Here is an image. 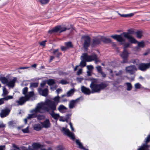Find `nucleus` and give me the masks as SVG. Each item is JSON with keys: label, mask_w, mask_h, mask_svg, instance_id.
<instances>
[{"label": "nucleus", "mask_w": 150, "mask_h": 150, "mask_svg": "<svg viewBox=\"0 0 150 150\" xmlns=\"http://www.w3.org/2000/svg\"><path fill=\"white\" fill-rule=\"evenodd\" d=\"M134 14L133 13L126 14V17H130L134 15Z\"/></svg>", "instance_id": "nucleus-48"}, {"label": "nucleus", "mask_w": 150, "mask_h": 150, "mask_svg": "<svg viewBox=\"0 0 150 150\" xmlns=\"http://www.w3.org/2000/svg\"><path fill=\"white\" fill-rule=\"evenodd\" d=\"M60 83L62 84H66L68 83L66 80L62 79Z\"/></svg>", "instance_id": "nucleus-46"}, {"label": "nucleus", "mask_w": 150, "mask_h": 150, "mask_svg": "<svg viewBox=\"0 0 150 150\" xmlns=\"http://www.w3.org/2000/svg\"><path fill=\"white\" fill-rule=\"evenodd\" d=\"M76 143L79 146V148L85 150H88V149H86L83 146L82 143L80 142V141L79 140H76Z\"/></svg>", "instance_id": "nucleus-24"}, {"label": "nucleus", "mask_w": 150, "mask_h": 150, "mask_svg": "<svg viewBox=\"0 0 150 150\" xmlns=\"http://www.w3.org/2000/svg\"><path fill=\"white\" fill-rule=\"evenodd\" d=\"M84 59L87 62H90L93 61H94L96 64L100 62L99 60L98 59L97 56L95 54H93L91 55H88L87 53H84L83 56Z\"/></svg>", "instance_id": "nucleus-6"}, {"label": "nucleus", "mask_w": 150, "mask_h": 150, "mask_svg": "<svg viewBox=\"0 0 150 150\" xmlns=\"http://www.w3.org/2000/svg\"><path fill=\"white\" fill-rule=\"evenodd\" d=\"M96 68L98 71V72L100 73L102 71V70L101 69V67L100 66H98L96 67Z\"/></svg>", "instance_id": "nucleus-45"}, {"label": "nucleus", "mask_w": 150, "mask_h": 150, "mask_svg": "<svg viewBox=\"0 0 150 150\" xmlns=\"http://www.w3.org/2000/svg\"><path fill=\"white\" fill-rule=\"evenodd\" d=\"M47 102H41L37 104L35 108L31 110L30 111V114H29L27 117L28 119L36 117L38 115V113H45L47 110L46 108Z\"/></svg>", "instance_id": "nucleus-1"}, {"label": "nucleus", "mask_w": 150, "mask_h": 150, "mask_svg": "<svg viewBox=\"0 0 150 150\" xmlns=\"http://www.w3.org/2000/svg\"><path fill=\"white\" fill-rule=\"evenodd\" d=\"M37 117L38 120H41L44 119L45 116L44 115L39 114L38 115Z\"/></svg>", "instance_id": "nucleus-35"}, {"label": "nucleus", "mask_w": 150, "mask_h": 150, "mask_svg": "<svg viewBox=\"0 0 150 150\" xmlns=\"http://www.w3.org/2000/svg\"><path fill=\"white\" fill-rule=\"evenodd\" d=\"M49 0H40V2L42 4H46L48 3L49 2Z\"/></svg>", "instance_id": "nucleus-42"}, {"label": "nucleus", "mask_w": 150, "mask_h": 150, "mask_svg": "<svg viewBox=\"0 0 150 150\" xmlns=\"http://www.w3.org/2000/svg\"><path fill=\"white\" fill-rule=\"evenodd\" d=\"M45 84L46 83L44 82H43L40 83V85L42 87V88L43 87L45 86Z\"/></svg>", "instance_id": "nucleus-60"}, {"label": "nucleus", "mask_w": 150, "mask_h": 150, "mask_svg": "<svg viewBox=\"0 0 150 150\" xmlns=\"http://www.w3.org/2000/svg\"><path fill=\"white\" fill-rule=\"evenodd\" d=\"M69 125H70V127H71V130L73 131H74V128L72 126V123L71 122H70L69 123Z\"/></svg>", "instance_id": "nucleus-57"}, {"label": "nucleus", "mask_w": 150, "mask_h": 150, "mask_svg": "<svg viewBox=\"0 0 150 150\" xmlns=\"http://www.w3.org/2000/svg\"><path fill=\"white\" fill-rule=\"evenodd\" d=\"M127 33H129V34H133L134 33V31L133 30H128V32Z\"/></svg>", "instance_id": "nucleus-53"}, {"label": "nucleus", "mask_w": 150, "mask_h": 150, "mask_svg": "<svg viewBox=\"0 0 150 150\" xmlns=\"http://www.w3.org/2000/svg\"><path fill=\"white\" fill-rule=\"evenodd\" d=\"M38 83L37 82L36 83H30V87L31 88H35L38 86Z\"/></svg>", "instance_id": "nucleus-33"}, {"label": "nucleus", "mask_w": 150, "mask_h": 150, "mask_svg": "<svg viewBox=\"0 0 150 150\" xmlns=\"http://www.w3.org/2000/svg\"><path fill=\"white\" fill-rule=\"evenodd\" d=\"M55 82L54 80L50 79L47 81V83L49 85H52L55 84Z\"/></svg>", "instance_id": "nucleus-38"}, {"label": "nucleus", "mask_w": 150, "mask_h": 150, "mask_svg": "<svg viewBox=\"0 0 150 150\" xmlns=\"http://www.w3.org/2000/svg\"><path fill=\"white\" fill-rule=\"evenodd\" d=\"M137 43H138L137 47H143L145 45L144 42L143 41H141L140 42H138Z\"/></svg>", "instance_id": "nucleus-34"}, {"label": "nucleus", "mask_w": 150, "mask_h": 150, "mask_svg": "<svg viewBox=\"0 0 150 150\" xmlns=\"http://www.w3.org/2000/svg\"><path fill=\"white\" fill-rule=\"evenodd\" d=\"M58 109L60 112L63 113L64 112L67 110V108L64 105H61L58 107Z\"/></svg>", "instance_id": "nucleus-21"}, {"label": "nucleus", "mask_w": 150, "mask_h": 150, "mask_svg": "<svg viewBox=\"0 0 150 150\" xmlns=\"http://www.w3.org/2000/svg\"><path fill=\"white\" fill-rule=\"evenodd\" d=\"M5 125H4L3 123L0 124V128L4 127H5Z\"/></svg>", "instance_id": "nucleus-61"}, {"label": "nucleus", "mask_w": 150, "mask_h": 150, "mask_svg": "<svg viewBox=\"0 0 150 150\" xmlns=\"http://www.w3.org/2000/svg\"><path fill=\"white\" fill-rule=\"evenodd\" d=\"M122 44L123 45L124 47V49H125L126 48L129 47H130V43L129 42L128 43H122Z\"/></svg>", "instance_id": "nucleus-39"}, {"label": "nucleus", "mask_w": 150, "mask_h": 150, "mask_svg": "<svg viewBox=\"0 0 150 150\" xmlns=\"http://www.w3.org/2000/svg\"><path fill=\"white\" fill-rule=\"evenodd\" d=\"M87 67L88 69V70L89 71H90L92 70L93 68V66H92L91 65H88L87 66Z\"/></svg>", "instance_id": "nucleus-47"}, {"label": "nucleus", "mask_w": 150, "mask_h": 150, "mask_svg": "<svg viewBox=\"0 0 150 150\" xmlns=\"http://www.w3.org/2000/svg\"><path fill=\"white\" fill-rule=\"evenodd\" d=\"M54 54L56 55L57 57H58L61 55V53L58 52V49L54 50L53 52Z\"/></svg>", "instance_id": "nucleus-32"}, {"label": "nucleus", "mask_w": 150, "mask_h": 150, "mask_svg": "<svg viewBox=\"0 0 150 150\" xmlns=\"http://www.w3.org/2000/svg\"><path fill=\"white\" fill-rule=\"evenodd\" d=\"M129 53L126 50L124 49L120 55V57L123 59L122 63H127L128 62L127 58L129 56Z\"/></svg>", "instance_id": "nucleus-11"}, {"label": "nucleus", "mask_w": 150, "mask_h": 150, "mask_svg": "<svg viewBox=\"0 0 150 150\" xmlns=\"http://www.w3.org/2000/svg\"><path fill=\"white\" fill-rule=\"evenodd\" d=\"M17 80L16 77H14L13 79L9 80L5 77H1L0 80L4 84H6L9 87H13L14 86L15 83Z\"/></svg>", "instance_id": "nucleus-5"}, {"label": "nucleus", "mask_w": 150, "mask_h": 150, "mask_svg": "<svg viewBox=\"0 0 150 150\" xmlns=\"http://www.w3.org/2000/svg\"><path fill=\"white\" fill-rule=\"evenodd\" d=\"M42 128V127L41 125L39 124L35 125L34 126V129L37 131L40 130Z\"/></svg>", "instance_id": "nucleus-27"}, {"label": "nucleus", "mask_w": 150, "mask_h": 150, "mask_svg": "<svg viewBox=\"0 0 150 150\" xmlns=\"http://www.w3.org/2000/svg\"><path fill=\"white\" fill-rule=\"evenodd\" d=\"M74 91L75 90L74 88L71 89L67 93V96L68 97L71 96L73 94Z\"/></svg>", "instance_id": "nucleus-28"}, {"label": "nucleus", "mask_w": 150, "mask_h": 150, "mask_svg": "<svg viewBox=\"0 0 150 150\" xmlns=\"http://www.w3.org/2000/svg\"><path fill=\"white\" fill-rule=\"evenodd\" d=\"M122 35H123L122 33L120 35H112L111 37L120 42H125V39L122 36Z\"/></svg>", "instance_id": "nucleus-15"}, {"label": "nucleus", "mask_w": 150, "mask_h": 150, "mask_svg": "<svg viewBox=\"0 0 150 150\" xmlns=\"http://www.w3.org/2000/svg\"><path fill=\"white\" fill-rule=\"evenodd\" d=\"M28 91V88L25 87L23 90V94L25 95L24 97H21L18 100L16 101V102L18 103L17 105H22L26 101L28 100H33L31 99V98L34 96V93L33 91L29 92L26 95V94Z\"/></svg>", "instance_id": "nucleus-2"}, {"label": "nucleus", "mask_w": 150, "mask_h": 150, "mask_svg": "<svg viewBox=\"0 0 150 150\" xmlns=\"http://www.w3.org/2000/svg\"><path fill=\"white\" fill-rule=\"evenodd\" d=\"M119 15L121 17H126V14H121L119 13H118Z\"/></svg>", "instance_id": "nucleus-64"}, {"label": "nucleus", "mask_w": 150, "mask_h": 150, "mask_svg": "<svg viewBox=\"0 0 150 150\" xmlns=\"http://www.w3.org/2000/svg\"><path fill=\"white\" fill-rule=\"evenodd\" d=\"M39 93L44 96H47L48 94V90L47 88L43 89L42 88H39L38 89Z\"/></svg>", "instance_id": "nucleus-14"}, {"label": "nucleus", "mask_w": 150, "mask_h": 150, "mask_svg": "<svg viewBox=\"0 0 150 150\" xmlns=\"http://www.w3.org/2000/svg\"><path fill=\"white\" fill-rule=\"evenodd\" d=\"M137 69L135 65H131L126 67L125 70L127 73L130 74H134L137 71Z\"/></svg>", "instance_id": "nucleus-7"}, {"label": "nucleus", "mask_w": 150, "mask_h": 150, "mask_svg": "<svg viewBox=\"0 0 150 150\" xmlns=\"http://www.w3.org/2000/svg\"><path fill=\"white\" fill-rule=\"evenodd\" d=\"M132 62L134 64L137 65L138 63H139V60L137 59H135Z\"/></svg>", "instance_id": "nucleus-52"}, {"label": "nucleus", "mask_w": 150, "mask_h": 150, "mask_svg": "<svg viewBox=\"0 0 150 150\" xmlns=\"http://www.w3.org/2000/svg\"><path fill=\"white\" fill-rule=\"evenodd\" d=\"M43 127L48 128L50 127L51 124L48 119H46L44 122H41Z\"/></svg>", "instance_id": "nucleus-17"}, {"label": "nucleus", "mask_w": 150, "mask_h": 150, "mask_svg": "<svg viewBox=\"0 0 150 150\" xmlns=\"http://www.w3.org/2000/svg\"><path fill=\"white\" fill-rule=\"evenodd\" d=\"M82 38L83 39L85 42L83 46L85 49H87L90 45V38L88 36H83Z\"/></svg>", "instance_id": "nucleus-13"}, {"label": "nucleus", "mask_w": 150, "mask_h": 150, "mask_svg": "<svg viewBox=\"0 0 150 150\" xmlns=\"http://www.w3.org/2000/svg\"><path fill=\"white\" fill-rule=\"evenodd\" d=\"M122 73V71L121 70L118 73H116V76H119V75H121Z\"/></svg>", "instance_id": "nucleus-62"}, {"label": "nucleus", "mask_w": 150, "mask_h": 150, "mask_svg": "<svg viewBox=\"0 0 150 150\" xmlns=\"http://www.w3.org/2000/svg\"><path fill=\"white\" fill-rule=\"evenodd\" d=\"M79 100V98H78L75 100H71L69 105V108L70 109H72L74 108Z\"/></svg>", "instance_id": "nucleus-18"}, {"label": "nucleus", "mask_w": 150, "mask_h": 150, "mask_svg": "<svg viewBox=\"0 0 150 150\" xmlns=\"http://www.w3.org/2000/svg\"><path fill=\"white\" fill-rule=\"evenodd\" d=\"M8 94V92L7 89L5 88H4L3 90V93L1 95V96L3 97H4L7 96Z\"/></svg>", "instance_id": "nucleus-31"}, {"label": "nucleus", "mask_w": 150, "mask_h": 150, "mask_svg": "<svg viewBox=\"0 0 150 150\" xmlns=\"http://www.w3.org/2000/svg\"><path fill=\"white\" fill-rule=\"evenodd\" d=\"M61 131L64 134L70 137L73 140L75 139V137L74 134L71 132L69 129L63 127L61 129Z\"/></svg>", "instance_id": "nucleus-10"}, {"label": "nucleus", "mask_w": 150, "mask_h": 150, "mask_svg": "<svg viewBox=\"0 0 150 150\" xmlns=\"http://www.w3.org/2000/svg\"><path fill=\"white\" fill-rule=\"evenodd\" d=\"M5 100L7 101L8 100L13 99V96H7L4 97Z\"/></svg>", "instance_id": "nucleus-37"}, {"label": "nucleus", "mask_w": 150, "mask_h": 150, "mask_svg": "<svg viewBox=\"0 0 150 150\" xmlns=\"http://www.w3.org/2000/svg\"><path fill=\"white\" fill-rule=\"evenodd\" d=\"M46 108L47 110L46 112H48L51 115L52 117L54 119H57L59 117L58 114L55 113L54 111L56 110V105L54 102L50 100L47 101V103Z\"/></svg>", "instance_id": "nucleus-3"}, {"label": "nucleus", "mask_w": 150, "mask_h": 150, "mask_svg": "<svg viewBox=\"0 0 150 150\" xmlns=\"http://www.w3.org/2000/svg\"><path fill=\"white\" fill-rule=\"evenodd\" d=\"M149 146L146 144H143L142 146L140 147L137 150H149L147 149Z\"/></svg>", "instance_id": "nucleus-25"}, {"label": "nucleus", "mask_w": 150, "mask_h": 150, "mask_svg": "<svg viewBox=\"0 0 150 150\" xmlns=\"http://www.w3.org/2000/svg\"><path fill=\"white\" fill-rule=\"evenodd\" d=\"M69 28L63 27L61 25H59L55 27L52 30H49V32L50 33H52L53 32H59L61 33L65 31L66 30H69Z\"/></svg>", "instance_id": "nucleus-8"}, {"label": "nucleus", "mask_w": 150, "mask_h": 150, "mask_svg": "<svg viewBox=\"0 0 150 150\" xmlns=\"http://www.w3.org/2000/svg\"><path fill=\"white\" fill-rule=\"evenodd\" d=\"M46 42V40H44V41H42V42H41L40 43V44L41 45L44 46H45V42Z\"/></svg>", "instance_id": "nucleus-54"}, {"label": "nucleus", "mask_w": 150, "mask_h": 150, "mask_svg": "<svg viewBox=\"0 0 150 150\" xmlns=\"http://www.w3.org/2000/svg\"><path fill=\"white\" fill-rule=\"evenodd\" d=\"M10 112V110L8 108H6L1 110L0 113V116L3 118L8 115Z\"/></svg>", "instance_id": "nucleus-16"}, {"label": "nucleus", "mask_w": 150, "mask_h": 150, "mask_svg": "<svg viewBox=\"0 0 150 150\" xmlns=\"http://www.w3.org/2000/svg\"><path fill=\"white\" fill-rule=\"evenodd\" d=\"M65 45L67 48L72 47V45L71 42H65Z\"/></svg>", "instance_id": "nucleus-40"}, {"label": "nucleus", "mask_w": 150, "mask_h": 150, "mask_svg": "<svg viewBox=\"0 0 150 150\" xmlns=\"http://www.w3.org/2000/svg\"><path fill=\"white\" fill-rule=\"evenodd\" d=\"M150 141V135L148 136L145 139V142L146 143L144 144H146L147 145V143L149 142Z\"/></svg>", "instance_id": "nucleus-41"}, {"label": "nucleus", "mask_w": 150, "mask_h": 150, "mask_svg": "<svg viewBox=\"0 0 150 150\" xmlns=\"http://www.w3.org/2000/svg\"><path fill=\"white\" fill-rule=\"evenodd\" d=\"M32 146L34 149H37L40 147L41 145L38 143H33L32 144Z\"/></svg>", "instance_id": "nucleus-29"}, {"label": "nucleus", "mask_w": 150, "mask_h": 150, "mask_svg": "<svg viewBox=\"0 0 150 150\" xmlns=\"http://www.w3.org/2000/svg\"><path fill=\"white\" fill-rule=\"evenodd\" d=\"M13 147H14L18 149H19V148L17 146V145H15V144H13Z\"/></svg>", "instance_id": "nucleus-63"}, {"label": "nucleus", "mask_w": 150, "mask_h": 150, "mask_svg": "<svg viewBox=\"0 0 150 150\" xmlns=\"http://www.w3.org/2000/svg\"><path fill=\"white\" fill-rule=\"evenodd\" d=\"M82 69H79L77 73V75H79L81 74L82 72Z\"/></svg>", "instance_id": "nucleus-50"}, {"label": "nucleus", "mask_w": 150, "mask_h": 150, "mask_svg": "<svg viewBox=\"0 0 150 150\" xmlns=\"http://www.w3.org/2000/svg\"><path fill=\"white\" fill-rule=\"evenodd\" d=\"M76 79L78 82L80 83L83 80V79L82 78H77Z\"/></svg>", "instance_id": "nucleus-51"}, {"label": "nucleus", "mask_w": 150, "mask_h": 150, "mask_svg": "<svg viewBox=\"0 0 150 150\" xmlns=\"http://www.w3.org/2000/svg\"><path fill=\"white\" fill-rule=\"evenodd\" d=\"M141 85L139 83H136L134 86L136 88L139 89L140 88Z\"/></svg>", "instance_id": "nucleus-43"}, {"label": "nucleus", "mask_w": 150, "mask_h": 150, "mask_svg": "<svg viewBox=\"0 0 150 150\" xmlns=\"http://www.w3.org/2000/svg\"><path fill=\"white\" fill-rule=\"evenodd\" d=\"M81 91L83 93L87 95H90L91 93L89 88H87L84 86L81 87Z\"/></svg>", "instance_id": "nucleus-20"}, {"label": "nucleus", "mask_w": 150, "mask_h": 150, "mask_svg": "<svg viewBox=\"0 0 150 150\" xmlns=\"http://www.w3.org/2000/svg\"><path fill=\"white\" fill-rule=\"evenodd\" d=\"M101 41L105 43H109L111 42V40L108 38H106L105 37L100 36Z\"/></svg>", "instance_id": "nucleus-26"}, {"label": "nucleus", "mask_w": 150, "mask_h": 150, "mask_svg": "<svg viewBox=\"0 0 150 150\" xmlns=\"http://www.w3.org/2000/svg\"><path fill=\"white\" fill-rule=\"evenodd\" d=\"M137 37L138 38H141L142 36V32L141 31H137L136 32Z\"/></svg>", "instance_id": "nucleus-36"}, {"label": "nucleus", "mask_w": 150, "mask_h": 150, "mask_svg": "<svg viewBox=\"0 0 150 150\" xmlns=\"http://www.w3.org/2000/svg\"><path fill=\"white\" fill-rule=\"evenodd\" d=\"M62 91V90L61 89H60V88H58V89H57L56 91V92L57 93L58 95V94L59 92H61Z\"/></svg>", "instance_id": "nucleus-58"}, {"label": "nucleus", "mask_w": 150, "mask_h": 150, "mask_svg": "<svg viewBox=\"0 0 150 150\" xmlns=\"http://www.w3.org/2000/svg\"><path fill=\"white\" fill-rule=\"evenodd\" d=\"M100 36L95 38L93 40V45L98 44L100 43L101 40Z\"/></svg>", "instance_id": "nucleus-22"}, {"label": "nucleus", "mask_w": 150, "mask_h": 150, "mask_svg": "<svg viewBox=\"0 0 150 150\" xmlns=\"http://www.w3.org/2000/svg\"><path fill=\"white\" fill-rule=\"evenodd\" d=\"M68 48L67 47H64V46H61V49L62 50V51H65Z\"/></svg>", "instance_id": "nucleus-55"}, {"label": "nucleus", "mask_w": 150, "mask_h": 150, "mask_svg": "<svg viewBox=\"0 0 150 150\" xmlns=\"http://www.w3.org/2000/svg\"><path fill=\"white\" fill-rule=\"evenodd\" d=\"M122 34L125 37L127 38L130 43L136 44L138 41L133 36L129 34L128 33L124 32Z\"/></svg>", "instance_id": "nucleus-9"}, {"label": "nucleus", "mask_w": 150, "mask_h": 150, "mask_svg": "<svg viewBox=\"0 0 150 150\" xmlns=\"http://www.w3.org/2000/svg\"><path fill=\"white\" fill-rule=\"evenodd\" d=\"M60 97L58 95H57V96L55 97L52 99V100H54V101H52L49 99H47L44 103H46L47 102L48 100H50L52 102H54V103L57 106L58 104L60 102Z\"/></svg>", "instance_id": "nucleus-19"}, {"label": "nucleus", "mask_w": 150, "mask_h": 150, "mask_svg": "<svg viewBox=\"0 0 150 150\" xmlns=\"http://www.w3.org/2000/svg\"><path fill=\"white\" fill-rule=\"evenodd\" d=\"M5 100L4 99V98H0V105L4 103V101Z\"/></svg>", "instance_id": "nucleus-49"}, {"label": "nucleus", "mask_w": 150, "mask_h": 150, "mask_svg": "<svg viewBox=\"0 0 150 150\" xmlns=\"http://www.w3.org/2000/svg\"><path fill=\"white\" fill-rule=\"evenodd\" d=\"M28 126L26 128L22 129V131L24 133H27L28 132Z\"/></svg>", "instance_id": "nucleus-44"}, {"label": "nucleus", "mask_w": 150, "mask_h": 150, "mask_svg": "<svg viewBox=\"0 0 150 150\" xmlns=\"http://www.w3.org/2000/svg\"><path fill=\"white\" fill-rule=\"evenodd\" d=\"M150 67V62L146 64L141 63L139 66L138 69L142 71H145Z\"/></svg>", "instance_id": "nucleus-12"}, {"label": "nucleus", "mask_w": 150, "mask_h": 150, "mask_svg": "<svg viewBox=\"0 0 150 150\" xmlns=\"http://www.w3.org/2000/svg\"><path fill=\"white\" fill-rule=\"evenodd\" d=\"M125 84L127 86L126 89L128 91L131 90L132 88V86L131 83L129 82H127Z\"/></svg>", "instance_id": "nucleus-30"}, {"label": "nucleus", "mask_w": 150, "mask_h": 150, "mask_svg": "<svg viewBox=\"0 0 150 150\" xmlns=\"http://www.w3.org/2000/svg\"><path fill=\"white\" fill-rule=\"evenodd\" d=\"M84 54H83L82 55L81 57V61L80 64V66L82 67H84L86 66V61L83 58V57Z\"/></svg>", "instance_id": "nucleus-23"}, {"label": "nucleus", "mask_w": 150, "mask_h": 150, "mask_svg": "<svg viewBox=\"0 0 150 150\" xmlns=\"http://www.w3.org/2000/svg\"><path fill=\"white\" fill-rule=\"evenodd\" d=\"M100 73L101 74V75H102V76L104 77L105 78L106 76V74L104 72H103L102 71Z\"/></svg>", "instance_id": "nucleus-56"}, {"label": "nucleus", "mask_w": 150, "mask_h": 150, "mask_svg": "<svg viewBox=\"0 0 150 150\" xmlns=\"http://www.w3.org/2000/svg\"><path fill=\"white\" fill-rule=\"evenodd\" d=\"M109 84L105 81L102 82L99 84L92 82L90 86L91 89V93H99L101 90L104 89Z\"/></svg>", "instance_id": "nucleus-4"}, {"label": "nucleus", "mask_w": 150, "mask_h": 150, "mask_svg": "<svg viewBox=\"0 0 150 150\" xmlns=\"http://www.w3.org/2000/svg\"><path fill=\"white\" fill-rule=\"evenodd\" d=\"M29 68L28 67H20L18 68V69H27Z\"/></svg>", "instance_id": "nucleus-59"}]
</instances>
